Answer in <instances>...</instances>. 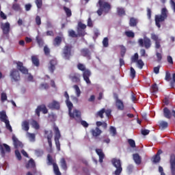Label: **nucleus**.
<instances>
[{"instance_id": "nucleus-1", "label": "nucleus", "mask_w": 175, "mask_h": 175, "mask_svg": "<svg viewBox=\"0 0 175 175\" xmlns=\"http://www.w3.org/2000/svg\"><path fill=\"white\" fill-rule=\"evenodd\" d=\"M96 6L98 8V10L96 11L98 16H102L103 13L107 14L111 10V5L105 0H98Z\"/></svg>"}, {"instance_id": "nucleus-2", "label": "nucleus", "mask_w": 175, "mask_h": 175, "mask_svg": "<svg viewBox=\"0 0 175 175\" xmlns=\"http://www.w3.org/2000/svg\"><path fill=\"white\" fill-rule=\"evenodd\" d=\"M77 68L79 70H81L83 72V80H85L87 84H91L90 77H91V71L88 69H85V65L79 63L77 64Z\"/></svg>"}, {"instance_id": "nucleus-3", "label": "nucleus", "mask_w": 175, "mask_h": 175, "mask_svg": "<svg viewBox=\"0 0 175 175\" xmlns=\"http://www.w3.org/2000/svg\"><path fill=\"white\" fill-rule=\"evenodd\" d=\"M167 18V9L164 8L161 10V14L160 15H155L154 21L158 28L161 27V23H163L165 20Z\"/></svg>"}, {"instance_id": "nucleus-4", "label": "nucleus", "mask_w": 175, "mask_h": 175, "mask_svg": "<svg viewBox=\"0 0 175 175\" xmlns=\"http://www.w3.org/2000/svg\"><path fill=\"white\" fill-rule=\"evenodd\" d=\"M66 103L67 107H68V114L70 118H75V117L77 118H80V117H81V112H80V111L75 109L73 112H72V109H73V104L72 102H70V100H66Z\"/></svg>"}, {"instance_id": "nucleus-5", "label": "nucleus", "mask_w": 175, "mask_h": 175, "mask_svg": "<svg viewBox=\"0 0 175 175\" xmlns=\"http://www.w3.org/2000/svg\"><path fill=\"white\" fill-rule=\"evenodd\" d=\"M0 120L1 122H4L5 124V128L8 129L9 131L13 132L12 126L10 125V122L8 120V116L6 115L5 111H0Z\"/></svg>"}, {"instance_id": "nucleus-6", "label": "nucleus", "mask_w": 175, "mask_h": 175, "mask_svg": "<svg viewBox=\"0 0 175 175\" xmlns=\"http://www.w3.org/2000/svg\"><path fill=\"white\" fill-rule=\"evenodd\" d=\"M55 132V143L57 151H61V144L59 143V139H61V132L57 126L53 128Z\"/></svg>"}, {"instance_id": "nucleus-7", "label": "nucleus", "mask_w": 175, "mask_h": 175, "mask_svg": "<svg viewBox=\"0 0 175 175\" xmlns=\"http://www.w3.org/2000/svg\"><path fill=\"white\" fill-rule=\"evenodd\" d=\"M111 162H112V165H113L114 167L116 168L113 174L120 175L121 173L122 172V167L121 165V161L118 159H113Z\"/></svg>"}, {"instance_id": "nucleus-8", "label": "nucleus", "mask_w": 175, "mask_h": 175, "mask_svg": "<svg viewBox=\"0 0 175 175\" xmlns=\"http://www.w3.org/2000/svg\"><path fill=\"white\" fill-rule=\"evenodd\" d=\"M72 49H73L72 45L64 46L62 53V57L64 59H70V57H72Z\"/></svg>"}, {"instance_id": "nucleus-9", "label": "nucleus", "mask_w": 175, "mask_h": 175, "mask_svg": "<svg viewBox=\"0 0 175 175\" xmlns=\"http://www.w3.org/2000/svg\"><path fill=\"white\" fill-rule=\"evenodd\" d=\"M10 77L11 78V81H14L15 83H17V81H20L21 77L20 76V72H18V70L16 68H13L11 70L10 72Z\"/></svg>"}, {"instance_id": "nucleus-10", "label": "nucleus", "mask_w": 175, "mask_h": 175, "mask_svg": "<svg viewBox=\"0 0 175 175\" xmlns=\"http://www.w3.org/2000/svg\"><path fill=\"white\" fill-rule=\"evenodd\" d=\"M138 44L140 47H145L146 50H148L150 47H151V40L147 37L143 38H140L138 40Z\"/></svg>"}, {"instance_id": "nucleus-11", "label": "nucleus", "mask_w": 175, "mask_h": 175, "mask_svg": "<svg viewBox=\"0 0 175 175\" xmlns=\"http://www.w3.org/2000/svg\"><path fill=\"white\" fill-rule=\"evenodd\" d=\"M85 28H87V25H85V24L81 22H79L78 23V27L77 29L78 36L81 37L85 36V35H87V33L85 32Z\"/></svg>"}, {"instance_id": "nucleus-12", "label": "nucleus", "mask_w": 175, "mask_h": 175, "mask_svg": "<svg viewBox=\"0 0 175 175\" xmlns=\"http://www.w3.org/2000/svg\"><path fill=\"white\" fill-rule=\"evenodd\" d=\"M44 132V137L48 140L49 148H53V141L51 140L53 139V131L45 130Z\"/></svg>"}, {"instance_id": "nucleus-13", "label": "nucleus", "mask_w": 175, "mask_h": 175, "mask_svg": "<svg viewBox=\"0 0 175 175\" xmlns=\"http://www.w3.org/2000/svg\"><path fill=\"white\" fill-rule=\"evenodd\" d=\"M40 111H42L43 114H47V113H49V110L44 105H38L36 109V114L38 117H40Z\"/></svg>"}, {"instance_id": "nucleus-14", "label": "nucleus", "mask_w": 175, "mask_h": 175, "mask_svg": "<svg viewBox=\"0 0 175 175\" xmlns=\"http://www.w3.org/2000/svg\"><path fill=\"white\" fill-rule=\"evenodd\" d=\"M1 28L3 35H9V32H10V23H9V22L1 23Z\"/></svg>"}, {"instance_id": "nucleus-15", "label": "nucleus", "mask_w": 175, "mask_h": 175, "mask_svg": "<svg viewBox=\"0 0 175 175\" xmlns=\"http://www.w3.org/2000/svg\"><path fill=\"white\" fill-rule=\"evenodd\" d=\"M16 68L18 70L21 72L23 75H28V70L24 66V64L21 62H16Z\"/></svg>"}, {"instance_id": "nucleus-16", "label": "nucleus", "mask_w": 175, "mask_h": 175, "mask_svg": "<svg viewBox=\"0 0 175 175\" xmlns=\"http://www.w3.org/2000/svg\"><path fill=\"white\" fill-rule=\"evenodd\" d=\"M48 107L51 110H59L61 105H59V102L57 100H53L48 105Z\"/></svg>"}, {"instance_id": "nucleus-17", "label": "nucleus", "mask_w": 175, "mask_h": 175, "mask_svg": "<svg viewBox=\"0 0 175 175\" xmlns=\"http://www.w3.org/2000/svg\"><path fill=\"white\" fill-rule=\"evenodd\" d=\"M151 39L155 42V49H161V39L155 33L151 34Z\"/></svg>"}, {"instance_id": "nucleus-18", "label": "nucleus", "mask_w": 175, "mask_h": 175, "mask_svg": "<svg viewBox=\"0 0 175 175\" xmlns=\"http://www.w3.org/2000/svg\"><path fill=\"white\" fill-rule=\"evenodd\" d=\"M170 163L171 173L172 175H175V155L174 154H171Z\"/></svg>"}, {"instance_id": "nucleus-19", "label": "nucleus", "mask_w": 175, "mask_h": 175, "mask_svg": "<svg viewBox=\"0 0 175 175\" xmlns=\"http://www.w3.org/2000/svg\"><path fill=\"white\" fill-rule=\"evenodd\" d=\"M3 147L5 149L3 148ZM5 150L6 152H10V151H12V149L10 148V146H9V145L6 144H0V150L2 155H5Z\"/></svg>"}, {"instance_id": "nucleus-20", "label": "nucleus", "mask_w": 175, "mask_h": 175, "mask_svg": "<svg viewBox=\"0 0 175 175\" xmlns=\"http://www.w3.org/2000/svg\"><path fill=\"white\" fill-rule=\"evenodd\" d=\"M81 54L83 57H85L88 59H91V51L88 48H83L81 50Z\"/></svg>"}, {"instance_id": "nucleus-21", "label": "nucleus", "mask_w": 175, "mask_h": 175, "mask_svg": "<svg viewBox=\"0 0 175 175\" xmlns=\"http://www.w3.org/2000/svg\"><path fill=\"white\" fill-rule=\"evenodd\" d=\"M115 105L117 110L122 111L124 109H125V105H124V102L122 100H118L115 101Z\"/></svg>"}, {"instance_id": "nucleus-22", "label": "nucleus", "mask_w": 175, "mask_h": 175, "mask_svg": "<svg viewBox=\"0 0 175 175\" xmlns=\"http://www.w3.org/2000/svg\"><path fill=\"white\" fill-rule=\"evenodd\" d=\"M12 140H13L14 146L15 148H23V147H24L23 142H20L18 139H17V137L13 136Z\"/></svg>"}, {"instance_id": "nucleus-23", "label": "nucleus", "mask_w": 175, "mask_h": 175, "mask_svg": "<svg viewBox=\"0 0 175 175\" xmlns=\"http://www.w3.org/2000/svg\"><path fill=\"white\" fill-rule=\"evenodd\" d=\"M90 133H92L93 137H98V136L102 135V130L99 129V127H96L90 131Z\"/></svg>"}, {"instance_id": "nucleus-24", "label": "nucleus", "mask_w": 175, "mask_h": 175, "mask_svg": "<svg viewBox=\"0 0 175 175\" xmlns=\"http://www.w3.org/2000/svg\"><path fill=\"white\" fill-rule=\"evenodd\" d=\"M50 66H49V70L51 72V73H54V71L55 70V65H57V60L52 59L49 62Z\"/></svg>"}, {"instance_id": "nucleus-25", "label": "nucleus", "mask_w": 175, "mask_h": 175, "mask_svg": "<svg viewBox=\"0 0 175 175\" xmlns=\"http://www.w3.org/2000/svg\"><path fill=\"white\" fill-rule=\"evenodd\" d=\"M62 36H57L53 40V46L55 47H59V46H61V43H62Z\"/></svg>"}, {"instance_id": "nucleus-26", "label": "nucleus", "mask_w": 175, "mask_h": 175, "mask_svg": "<svg viewBox=\"0 0 175 175\" xmlns=\"http://www.w3.org/2000/svg\"><path fill=\"white\" fill-rule=\"evenodd\" d=\"M96 152L99 157V162L102 163L103 159H105V153H103V150L102 149H96Z\"/></svg>"}, {"instance_id": "nucleus-27", "label": "nucleus", "mask_w": 175, "mask_h": 175, "mask_svg": "<svg viewBox=\"0 0 175 175\" xmlns=\"http://www.w3.org/2000/svg\"><path fill=\"white\" fill-rule=\"evenodd\" d=\"M163 116L165 118H167V120H170L172 118V111H170V109H169L167 107H164L163 109Z\"/></svg>"}, {"instance_id": "nucleus-28", "label": "nucleus", "mask_w": 175, "mask_h": 175, "mask_svg": "<svg viewBox=\"0 0 175 175\" xmlns=\"http://www.w3.org/2000/svg\"><path fill=\"white\" fill-rule=\"evenodd\" d=\"M133 158L134 162L137 165H140V163H142V157H140V155H139V154L135 153L133 154Z\"/></svg>"}, {"instance_id": "nucleus-29", "label": "nucleus", "mask_w": 175, "mask_h": 175, "mask_svg": "<svg viewBox=\"0 0 175 175\" xmlns=\"http://www.w3.org/2000/svg\"><path fill=\"white\" fill-rule=\"evenodd\" d=\"M22 129L25 131V132H28V131H29V122L24 120L22 122Z\"/></svg>"}, {"instance_id": "nucleus-30", "label": "nucleus", "mask_w": 175, "mask_h": 175, "mask_svg": "<svg viewBox=\"0 0 175 175\" xmlns=\"http://www.w3.org/2000/svg\"><path fill=\"white\" fill-rule=\"evenodd\" d=\"M139 21L136 18L131 17L129 21L130 27H137Z\"/></svg>"}, {"instance_id": "nucleus-31", "label": "nucleus", "mask_w": 175, "mask_h": 175, "mask_svg": "<svg viewBox=\"0 0 175 175\" xmlns=\"http://www.w3.org/2000/svg\"><path fill=\"white\" fill-rule=\"evenodd\" d=\"M61 163V167L63 169V170H68V165L66 164V160H65V158H62L60 160Z\"/></svg>"}, {"instance_id": "nucleus-32", "label": "nucleus", "mask_w": 175, "mask_h": 175, "mask_svg": "<svg viewBox=\"0 0 175 175\" xmlns=\"http://www.w3.org/2000/svg\"><path fill=\"white\" fill-rule=\"evenodd\" d=\"M105 111H106V109H105V108H103L100 111H98L96 113V118H98V117H99L100 118H105V116L103 115L105 114Z\"/></svg>"}, {"instance_id": "nucleus-33", "label": "nucleus", "mask_w": 175, "mask_h": 175, "mask_svg": "<svg viewBox=\"0 0 175 175\" xmlns=\"http://www.w3.org/2000/svg\"><path fill=\"white\" fill-rule=\"evenodd\" d=\"M31 61L35 66H39V65L40 64V63L39 62V58H38L37 55H32Z\"/></svg>"}, {"instance_id": "nucleus-34", "label": "nucleus", "mask_w": 175, "mask_h": 175, "mask_svg": "<svg viewBox=\"0 0 175 175\" xmlns=\"http://www.w3.org/2000/svg\"><path fill=\"white\" fill-rule=\"evenodd\" d=\"M73 83H80V74H75L71 78Z\"/></svg>"}, {"instance_id": "nucleus-35", "label": "nucleus", "mask_w": 175, "mask_h": 175, "mask_svg": "<svg viewBox=\"0 0 175 175\" xmlns=\"http://www.w3.org/2000/svg\"><path fill=\"white\" fill-rule=\"evenodd\" d=\"M158 90V85H157V83H154L150 88V92H152V94L154 95L157 93Z\"/></svg>"}, {"instance_id": "nucleus-36", "label": "nucleus", "mask_w": 175, "mask_h": 175, "mask_svg": "<svg viewBox=\"0 0 175 175\" xmlns=\"http://www.w3.org/2000/svg\"><path fill=\"white\" fill-rule=\"evenodd\" d=\"M117 13L118 14V16H125L126 14L125 13V9H124L123 8H117Z\"/></svg>"}, {"instance_id": "nucleus-37", "label": "nucleus", "mask_w": 175, "mask_h": 175, "mask_svg": "<svg viewBox=\"0 0 175 175\" xmlns=\"http://www.w3.org/2000/svg\"><path fill=\"white\" fill-rule=\"evenodd\" d=\"M139 60V53H136L131 58V64H136L137 61Z\"/></svg>"}, {"instance_id": "nucleus-38", "label": "nucleus", "mask_w": 175, "mask_h": 175, "mask_svg": "<svg viewBox=\"0 0 175 175\" xmlns=\"http://www.w3.org/2000/svg\"><path fill=\"white\" fill-rule=\"evenodd\" d=\"M36 42L39 46V47H43L44 46V41L42 38H40L39 36L36 37Z\"/></svg>"}, {"instance_id": "nucleus-39", "label": "nucleus", "mask_w": 175, "mask_h": 175, "mask_svg": "<svg viewBox=\"0 0 175 175\" xmlns=\"http://www.w3.org/2000/svg\"><path fill=\"white\" fill-rule=\"evenodd\" d=\"M53 171L55 174L61 175V172H59V168L58 167V165L57 163H53Z\"/></svg>"}, {"instance_id": "nucleus-40", "label": "nucleus", "mask_w": 175, "mask_h": 175, "mask_svg": "<svg viewBox=\"0 0 175 175\" xmlns=\"http://www.w3.org/2000/svg\"><path fill=\"white\" fill-rule=\"evenodd\" d=\"M35 166H36L35 161L32 159H30L28 163L26 165L27 169H29V167H35Z\"/></svg>"}, {"instance_id": "nucleus-41", "label": "nucleus", "mask_w": 175, "mask_h": 175, "mask_svg": "<svg viewBox=\"0 0 175 175\" xmlns=\"http://www.w3.org/2000/svg\"><path fill=\"white\" fill-rule=\"evenodd\" d=\"M74 90H75V92L77 94V96L79 98L80 95H81V91L80 90V88H79V85H75L73 86Z\"/></svg>"}, {"instance_id": "nucleus-42", "label": "nucleus", "mask_w": 175, "mask_h": 175, "mask_svg": "<svg viewBox=\"0 0 175 175\" xmlns=\"http://www.w3.org/2000/svg\"><path fill=\"white\" fill-rule=\"evenodd\" d=\"M109 132L111 134V136H116L117 135V129H116V127L111 126L109 127Z\"/></svg>"}, {"instance_id": "nucleus-43", "label": "nucleus", "mask_w": 175, "mask_h": 175, "mask_svg": "<svg viewBox=\"0 0 175 175\" xmlns=\"http://www.w3.org/2000/svg\"><path fill=\"white\" fill-rule=\"evenodd\" d=\"M67 17H71L72 16V10L68 8L67 7L64 6L63 8Z\"/></svg>"}, {"instance_id": "nucleus-44", "label": "nucleus", "mask_w": 175, "mask_h": 175, "mask_svg": "<svg viewBox=\"0 0 175 175\" xmlns=\"http://www.w3.org/2000/svg\"><path fill=\"white\" fill-rule=\"evenodd\" d=\"M159 126L162 129H165V128H167V126H169V124L167 123V122L161 121L159 122Z\"/></svg>"}, {"instance_id": "nucleus-45", "label": "nucleus", "mask_w": 175, "mask_h": 175, "mask_svg": "<svg viewBox=\"0 0 175 175\" xmlns=\"http://www.w3.org/2000/svg\"><path fill=\"white\" fill-rule=\"evenodd\" d=\"M12 9L13 10H15V12H20V10H21V7L18 3H14L12 5Z\"/></svg>"}, {"instance_id": "nucleus-46", "label": "nucleus", "mask_w": 175, "mask_h": 175, "mask_svg": "<svg viewBox=\"0 0 175 175\" xmlns=\"http://www.w3.org/2000/svg\"><path fill=\"white\" fill-rule=\"evenodd\" d=\"M120 49V55L122 58H124V57L125 56V53H126V48H125L124 45H121Z\"/></svg>"}, {"instance_id": "nucleus-47", "label": "nucleus", "mask_w": 175, "mask_h": 175, "mask_svg": "<svg viewBox=\"0 0 175 175\" xmlns=\"http://www.w3.org/2000/svg\"><path fill=\"white\" fill-rule=\"evenodd\" d=\"M135 63L137 64L139 69H142L143 68V66H144V62H143V60H142V59H139Z\"/></svg>"}, {"instance_id": "nucleus-48", "label": "nucleus", "mask_w": 175, "mask_h": 175, "mask_svg": "<svg viewBox=\"0 0 175 175\" xmlns=\"http://www.w3.org/2000/svg\"><path fill=\"white\" fill-rule=\"evenodd\" d=\"M124 33L127 38H135V33L132 31H126Z\"/></svg>"}, {"instance_id": "nucleus-49", "label": "nucleus", "mask_w": 175, "mask_h": 175, "mask_svg": "<svg viewBox=\"0 0 175 175\" xmlns=\"http://www.w3.org/2000/svg\"><path fill=\"white\" fill-rule=\"evenodd\" d=\"M31 125H32L33 128H34V129H36V130H38V129H39V128H40L39 123H38L36 122V120H32Z\"/></svg>"}, {"instance_id": "nucleus-50", "label": "nucleus", "mask_w": 175, "mask_h": 175, "mask_svg": "<svg viewBox=\"0 0 175 175\" xmlns=\"http://www.w3.org/2000/svg\"><path fill=\"white\" fill-rule=\"evenodd\" d=\"M130 70L131 77H132V79H135V77H136V70H135V68H133V67H131Z\"/></svg>"}, {"instance_id": "nucleus-51", "label": "nucleus", "mask_w": 175, "mask_h": 175, "mask_svg": "<svg viewBox=\"0 0 175 175\" xmlns=\"http://www.w3.org/2000/svg\"><path fill=\"white\" fill-rule=\"evenodd\" d=\"M47 159H48V165H54V160L53 159V157H51V154L47 155Z\"/></svg>"}, {"instance_id": "nucleus-52", "label": "nucleus", "mask_w": 175, "mask_h": 175, "mask_svg": "<svg viewBox=\"0 0 175 175\" xmlns=\"http://www.w3.org/2000/svg\"><path fill=\"white\" fill-rule=\"evenodd\" d=\"M128 143L132 148H135V147H136V143L135 142V140L132 139H129Z\"/></svg>"}, {"instance_id": "nucleus-53", "label": "nucleus", "mask_w": 175, "mask_h": 175, "mask_svg": "<svg viewBox=\"0 0 175 175\" xmlns=\"http://www.w3.org/2000/svg\"><path fill=\"white\" fill-rule=\"evenodd\" d=\"M49 88H50L49 83H41L40 85V90H49Z\"/></svg>"}, {"instance_id": "nucleus-54", "label": "nucleus", "mask_w": 175, "mask_h": 175, "mask_svg": "<svg viewBox=\"0 0 175 175\" xmlns=\"http://www.w3.org/2000/svg\"><path fill=\"white\" fill-rule=\"evenodd\" d=\"M165 80L166 81H170V80H172V75L170 74V72L169 71L165 72Z\"/></svg>"}, {"instance_id": "nucleus-55", "label": "nucleus", "mask_w": 175, "mask_h": 175, "mask_svg": "<svg viewBox=\"0 0 175 175\" xmlns=\"http://www.w3.org/2000/svg\"><path fill=\"white\" fill-rule=\"evenodd\" d=\"M103 47H109V38L107 37L104 38L103 40Z\"/></svg>"}, {"instance_id": "nucleus-56", "label": "nucleus", "mask_w": 175, "mask_h": 175, "mask_svg": "<svg viewBox=\"0 0 175 175\" xmlns=\"http://www.w3.org/2000/svg\"><path fill=\"white\" fill-rule=\"evenodd\" d=\"M68 33H69V36H70L71 38H78L79 37V35H77L76 33L75 30H70L68 31Z\"/></svg>"}, {"instance_id": "nucleus-57", "label": "nucleus", "mask_w": 175, "mask_h": 175, "mask_svg": "<svg viewBox=\"0 0 175 175\" xmlns=\"http://www.w3.org/2000/svg\"><path fill=\"white\" fill-rule=\"evenodd\" d=\"M161 161V156H158L157 154L154 155L153 157L154 163H158Z\"/></svg>"}, {"instance_id": "nucleus-58", "label": "nucleus", "mask_w": 175, "mask_h": 175, "mask_svg": "<svg viewBox=\"0 0 175 175\" xmlns=\"http://www.w3.org/2000/svg\"><path fill=\"white\" fill-rule=\"evenodd\" d=\"M36 5L38 9H40L43 5V1L42 0H36Z\"/></svg>"}, {"instance_id": "nucleus-59", "label": "nucleus", "mask_w": 175, "mask_h": 175, "mask_svg": "<svg viewBox=\"0 0 175 175\" xmlns=\"http://www.w3.org/2000/svg\"><path fill=\"white\" fill-rule=\"evenodd\" d=\"M27 135L29 136L30 142H35V134L31 133H27Z\"/></svg>"}, {"instance_id": "nucleus-60", "label": "nucleus", "mask_w": 175, "mask_h": 175, "mask_svg": "<svg viewBox=\"0 0 175 175\" xmlns=\"http://www.w3.org/2000/svg\"><path fill=\"white\" fill-rule=\"evenodd\" d=\"M44 53L45 55H49L50 54V48L46 45L44 46Z\"/></svg>"}, {"instance_id": "nucleus-61", "label": "nucleus", "mask_w": 175, "mask_h": 175, "mask_svg": "<svg viewBox=\"0 0 175 175\" xmlns=\"http://www.w3.org/2000/svg\"><path fill=\"white\" fill-rule=\"evenodd\" d=\"M1 102H5V100H8V96L6 95V93H1Z\"/></svg>"}, {"instance_id": "nucleus-62", "label": "nucleus", "mask_w": 175, "mask_h": 175, "mask_svg": "<svg viewBox=\"0 0 175 175\" xmlns=\"http://www.w3.org/2000/svg\"><path fill=\"white\" fill-rule=\"evenodd\" d=\"M36 24L37 25H41V24H42V19L40 18V16H37L36 17Z\"/></svg>"}, {"instance_id": "nucleus-63", "label": "nucleus", "mask_w": 175, "mask_h": 175, "mask_svg": "<svg viewBox=\"0 0 175 175\" xmlns=\"http://www.w3.org/2000/svg\"><path fill=\"white\" fill-rule=\"evenodd\" d=\"M141 57H148V55L146 53V49H142L140 50Z\"/></svg>"}, {"instance_id": "nucleus-64", "label": "nucleus", "mask_w": 175, "mask_h": 175, "mask_svg": "<svg viewBox=\"0 0 175 175\" xmlns=\"http://www.w3.org/2000/svg\"><path fill=\"white\" fill-rule=\"evenodd\" d=\"M170 5L172 10L174 11V13H175V2L173 0H170Z\"/></svg>"}]
</instances>
